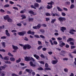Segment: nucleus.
<instances>
[{"mask_svg": "<svg viewBox=\"0 0 76 76\" xmlns=\"http://www.w3.org/2000/svg\"><path fill=\"white\" fill-rule=\"evenodd\" d=\"M64 72H68V69L66 68H64Z\"/></svg>", "mask_w": 76, "mask_h": 76, "instance_id": "obj_37", "label": "nucleus"}, {"mask_svg": "<svg viewBox=\"0 0 76 76\" xmlns=\"http://www.w3.org/2000/svg\"><path fill=\"white\" fill-rule=\"evenodd\" d=\"M57 39L59 41H61V40H62V38L59 37L57 38Z\"/></svg>", "mask_w": 76, "mask_h": 76, "instance_id": "obj_46", "label": "nucleus"}, {"mask_svg": "<svg viewBox=\"0 0 76 76\" xmlns=\"http://www.w3.org/2000/svg\"><path fill=\"white\" fill-rule=\"evenodd\" d=\"M9 6H10V5H9V4H7L4 5V7H8Z\"/></svg>", "mask_w": 76, "mask_h": 76, "instance_id": "obj_28", "label": "nucleus"}, {"mask_svg": "<svg viewBox=\"0 0 76 76\" xmlns=\"http://www.w3.org/2000/svg\"><path fill=\"white\" fill-rule=\"evenodd\" d=\"M29 64L31 66H32V67H35L36 66V65L35 64H34L32 61H30Z\"/></svg>", "mask_w": 76, "mask_h": 76, "instance_id": "obj_5", "label": "nucleus"}, {"mask_svg": "<svg viewBox=\"0 0 76 76\" xmlns=\"http://www.w3.org/2000/svg\"><path fill=\"white\" fill-rule=\"evenodd\" d=\"M37 29H39L41 28V24H38L37 26Z\"/></svg>", "mask_w": 76, "mask_h": 76, "instance_id": "obj_34", "label": "nucleus"}, {"mask_svg": "<svg viewBox=\"0 0 76 76\" xmlns=\"http://www.w3.org/2000/svg\"><path fill=\"white\" fill-rule=\"evenodd\" d=\"M31 34L32 35H35V32L31 31Z\"/></svg>", "mask_w": 76, "mask_h": 76, "instance_id": "obj_59", "label": "nucleus"}, {"mask_svg": "<svg viewBox=\"0 0 76 76\" xmlns=\"http://www.w3.org/2000/svg\"><path fill=\"white\" fill-rule=\"evenodd\" d=\"M71 49H72H72L75 48L76 47V46H71Z\"/></svg>", "mask_w": 76, "mask_h": 76, "instance_id": "obj_45", "label": "nucleus"}, {"mask_svg": "<svg viewBox=\"0 0 76 76\" xmlns=\"http://www.w3.org/2000/svg\"><path fill=\"white\" fill-rule=\"evenodd\" d=\"M31 8H33L34 9H37V8L36 7H34V5H31Z\"/></svg>", "mask_w": 76, "mask_h": 76, "instance_id": "obj_39", "label": "nucleus"}, {"mask_svg": "<svg viewBox=\"0 0 76 76\" xmlns=\"http://www.w3.org/2000/svg\"><path fill=\"white\" fill-rule=\"evenodd\" d=\"M0 51H2L3 52H6V50H4V49H3L2 50L1 49H0Z\"/></svg>", "mask_w": 76, "mask_h": 76, "instance_id": "obj_64", "label": "nucleus"}, {"mask_svg": "<svg viewBox=\"0 0 76 76\" xmlns=\"http://www.w3.org/2000/svg\"><path fill=\"white\" fill-rule=\"evenodd\" d=\"M34 18H28V21L29 22H30V21H32L33 22L34 21Z\"/></svg>", "mask_w": 76, "mask_h": 76, "instance_id": "obj_25", "label": "nucleus"}, {"mask_svg": "<svg viewBox=\"0 0 76 76\" xmlns=\"http://www.w3.org/2000/svg\"><path fill=\"white\" fill-rule=\"evenodd\" d=\"M0 68H1L2 69H3V70H4V69H5V68H6V66H1L0 67Z\"/></svg>", "mask_w": 76, "mask_h": 76, "instance_id": "obj_33", "label": "nucleus"}, {"mask_svg": "<svg viewBox=\"0 0 76 76\" xmlns=\"http://www.w3.org/2000/svg\"><path fill=\"white\" fill-rule=\"evenodd\" d=\"M26 45H27V49H28V50L31 49V45L28 44H27Z\"/></svg>", "mask_w": 76, "mask_h": 76, "instance_id": "obj_17", "label": "nucleus"}, {"mask_svg": "<svg viewBox=\"0 0 76 76\" xmlns=\"http://www.w3.org/2000/svg\"><path fill=\"white\" fill-rule=\"evenodd\" d=\"M0 11L1 13H4L5 12L4 10L2 9H1L0 10Z\"/></svg>", "mask_w": 76, "mask_h": 76, "instance_id": "obj_48", "label": "nucleus"}, {"mask_svg": "<svg viewBox=\"0 0 76 76\" xmlns=\"http://www.w3.org/2000/svg\"><path fill=\"white\" fill-rule=\"evenodd\" d=\"M38 44L39 45H42V43L41 42V41H38Z\"/></svg>", "mask_w": 76, "mask_h": 76, "instance_id": "obj_53", "label": "nucleus"}, {"mask_svg": "<svg viewBox=\"0 0 76 76\" xmlns=\"http://www.w3.org/2000/svg\"><path fill=\"white\" fill-rule=\"evenodd\" d=\"M74 7H75V5L73 4H72L71 5L70 8L71 9H73Z\"/></svg>", "mask_w": 76, "mask_h": 76, "instance_id": "obj_21", "label": "nucleus"}, {"mask_svg": "<svg viewBox=\"0 0 76 76\" xmlns=\"http://www.w3.org/2000/svg\"><path fill=\"white\" fill-rule=\"evenodd\" d=\"M40 37L41 38H43V39H45V37L42 35H40Z\"/></svg>", "mask_w": 76, "mask_h": 76, "instance_id": "obj_41", "label": "nucleus"}, {"mask_svg": "<svg viewBox=\"0 0 76 76\" xmlns=\"http://www.w3.org/2000/svg\"><path fill=\"white\" fill-rule=\"evenodd\" d=\"M7 22H10L12 21V20L11 19H10V18H9L8 20H7Z\"/></svg>", "mask_w": 76, "mask_h": 76, "instance_id": "obj_29", "label": "nucleus"}, {"mask_svg": "<svg viewBox=\"0 0 76 76\" xmlns=\"http://www.w3.org/2000/svg\"><path fill=\"white\" fill-rule=\"evenodd\" d=\"M74 39L73 38H70L67 40V42H70V41H73Z\"/></svg>", "mask_w": 76, "mask_h": 76, "instance_id": "obj_7", "label": "nucleus"}, {"mask_svg": "<svg viewBox=\"0 0 76 76\" xmlns=\"http://www.w3.org/2000/svg\"><path fill=\"white\" fill-rule=\"evenodd\" d=\"M29 13L31 14H32V15H33V14H34V12L32 11H29Z\"/></svg>", "mask_w": 76, "mask_h": 76, "instance_id": "obj_42", "label": "nucleus"}, {"mask_svg": "<svg viewBox=\"0 0 76 76\" xmlns=\"http://www.w3.org/2000/svg\"><path fill=\"white\" fill-rule=\"evenodd\" d=\"M61 30L63 32H64V31H65V30H66V28L64 27H61Z\"/></svg>", "mask_w": 76, "mask_h": 76, "instance_id": "obj_8", "label": "nucleus"}, {"mask_svg": "<svg viewBox=\"0 0 76 76\" xmlns=\"http://www.w3.org/2000/svg\"><path fill=\"white\" fill-rule=\"evenodd\" d=\"M27 48V45H24V46H23V50H26Z\"/></svg>", "mask_w": 76, "mask_h": 76, "instance_id": "obj_22", "label": "nucleus"}, {"mask_svg": "<svg viewBox=\"0 0 76 76\" xmlns=\"http://www.w3.org/2000/svg\"><path fill=\"white\" fill-rule=\"evenodd\" d=\"M26 31H22L20 32H18V34L20 36H23L24 34H26Z\"/></svg>", "mask_w": 76, "mask_h": 76, "instance_id": "obj_3", "label": "nucleus"}, {"mask_svg": "<svg viewBox=\"0 0 76 76\" xmlns=\"http://www.w3.org/2000/svg\"><path fill=\"white\" fill-rule=\"evenodd\" d=\"M8 55L10 57H13V55H12V53H10V52H9L8 53Z\"/></svg>", "mask_w": 76, "mask_h": 76, "instance_id": "obj_31", "label": "nucleus"}, {"mask_svg": "<svg viewBox=\"0 0 76 76\" xmlns=\"http://www.w3.org/2000/svg\"><path fill=\"white\" fill-rule=\"evenodd\" d=\"M20 61H21V59L20 58H19L18 60H16V62L17 63H19Z\"/></svg>", "mask_w": 76, "mask_h": 76, "instance_id": "obj_30", "label": "nucleus"}, {"mask_svg": "<svg viewBox=\"0 0 76 76\" xmlns=\"http://www.w3.org/2000/svg\"><path fill=\"white\" fill-rule=\"evenodd\" d=\"M44 70H50L51 68H45Z\"/></svg>", "mask_w": 76, "mask_h": 76, "instance_id": "obj_27", "label": "nucleus"}, {"mask_svg": "<svg viewBox=\"0 0 76 76\" xmlns=\"http://www.w3.org/2000/svg\"><path fill=\"white\" fill-rule=\"evenodd\" d=\"M34 6L36 7H38L39 6V4L37 3H36L34 4Z\"/></svg>", "mask_w": 76, "mask_h": 76, "instance_id": "obj_23", "label": "nucleus"}, {"mask_svg": "<svg viewBox=\"0 0 76 76\" xmlns=\"http://www.w3.org/2000/svg\"><path fill=\"white\" fill-rule=\"evenodd\" d=\"M4 26H2V27L1 26H0V29H4Z\"/></svg>", "mask_w": 76, "mask_h": 76, "instance_id": "obj_62", "label": "nucleus"}, {"mask_svg": "<svg viewBox=\"0 0 76 76\" xmlns=\"http://www.w3.org/2000/svg\"><path fill=\"white\" fill-rule=\"evenodd\" d=\"M58 62V60H53L52 61V64H56V63H57V62Z\"/></svg>", "mask_w": 76, "mask_h": 76, "instance_id": "obj_13", "label": "nucleus"}, {"mask_svg": "<svg viewBox=\"0 0 76 76\" xmlns=\"http://www.w3.org/2000/svg\"><path fill=\"white\" fill-rule=\"evenodd\" d=\"M2 45L3 48L6 47V42H4L2 43Z\"/></svg>", "mask_w": 76, "mask_h": 76, "instance_id": "obj_19", "label": "nucleus"}, {"mask_svg": "<svg viewBox=\"0 0 76 76\" xmlns=\"http://www.w3.org/2000/svg\"><path fill=\"white\" fill-rule=\"evenodd\" d=\"M17 32V31L15 30H12L11 31V32H13V33H15V32Z\"/></svg>", "mask_w": 76, "mask_h": 76, "instance_id": "obj_55", "label": "nucleus"}, {"mask_svg": "<svg viewBox=\"0 0 76 76\" xmlns=\"http://www.w3.org/2000/svg\"><path fill=\"white\" fill-rule=\"evenodd\" d=\"M57 8L59 12H63V10L61 9L59 7H57Z\"/></svg>", "mask_w": 76, "mask_h": 76, "instance_id": "obj_16", "label": "nucleus"}, {"mask_svg": "<svg viewBox=\"0 0 76 76\" xmlns=\"http://www.w3.org/2000/svg\"><path fill=\"white\" fill-rule=\"evenodd\" d=\"M34 57H35L37 60H39V56L37 55L36 54H34Z\"/></svg>", "mask_w": 76, "mask_h": 76, "instance_id": "obj_11", "label": "nucleus"}, {"mask_svg": "<svg viewBox=\"0 0 76 76\" xmlns=\"http://www.w3.org/2000/svg\"><path fill=\"white\" fill-rule=\"evenodd\" d=\"M9 18V17L8 16H5L4 17V19H5V20H6V19H7V20H8Z\"/></svg>", "mask_w": 76, "mask_h": 76, "instance_id": "obj_35", "label": "nucleus"}, {"mask_svg": "<svg viewBox=\"0 0 76 76\" xmlns=\"http://www.w3.org/2000/svg\"><path fill=\"white\" fill-rule=\"evenodd\" d=\"M45 19L46 21L47 22L48 21V20H50V18H46Z\"/></svg>", "mask_w": 76, "mask_h": 76, "instance_id": "obj_63", "label": "nucleus"}, {"mask_svg": "<svg viewBox=\"0 0 76 76\" xmlns=\"http://www.w3.org/2000/svg\"><path fill=\"white\" fill-rule=\"evenodd\" d=\"M36 1L37 3H41V0H36Z\"/></svg>", "mask_w": 76, "mask_h": 76, "instance_id": "obj_54", "label": "nucleus"}, {"mask_svg": "<svg viewBox=\"0 0 76 76\" xmlns=\"http://www.w3.org/2000/svg\"><path fill=\"white\" fill-rule=\"evenodd\" d=\"M40 31L41 32H42V33H44V32H45V30L43 29H40Z\"/></svg>", "mask_w": 76, "mask_h": 76, "instance_id": "obj_36", "label": "nucleus"}, {"mask_svg": "<svg viewBox=\"0 0 76 76\" xmlns=\"http://www.w3.org/2000/svg\"><path fill=\"white\" fill-rule=\"evenodd\" d=\"M21 18H21V19L22 20H23V19H26V17L25 15H21Z\"/></svg>", "mask_w": 76, "mask_h": 76, "instance_id": "obj_15", "label": "nucleus"}, {"mask_svg": "<svg viewBox=\"0 0 76 76\" xmlns=\"http://www.w3.org/2000/svg\"><path fill=\"white\" fill-rule=\"evenodd\" d=\"M63 10H64L65 11H66V12L68 10V9L65 7H64L63 8Z\"/></svg>", "mask_w": 76, "mask_h": 76, "instance_id": "obj_51", "label": "nucleus"}, {"mask_svg": "<svg viewBox=\"0 0 76 76\" xmlns=\"http://www.w3.org/2000/svg\"><path fill=\"white\" fill-rule=\"evenodd\" d=\"M30 61H32L33 62H34L35 61V59L31 57L30 59Z\"/></svg>", "mask_w": 76, "mask_h": 76, "instance_id": "obj_24", "label": "nucleus"}, {"mask_svg": "<svg viewBox=\"0 0 76 76\" xmlns=\"http://www.w3.org/2000/svg\"><path fill=\"white\" fill-rule=\"evenodd\" d=\"M61 53L62 54H64L66 53V52L64 50H62L61 51Z\"/></svg>", "mask_w": 76, "mask_h": 76, "instance_id": "obj_58", "label": "nucleus"}, {"mask_svg": "<svg viewBox=\"0 0 76 76\" xmlns=\"http://www.w3.org/2000/svg\"><path fill=\"white\" fill-rule=\"evenodd\" d=\"M60 42H61V44L62 45V46H64V45H65V43L63 42L62 41H61Z\"/></svg>", "mask_w": 76, "mask_h": 76, "instance_id": "obj_52", "label": "nucleus"}, {"mask_svg": "<svg viewBox=\"0 0 76 76\" xmlns=\"http://www.w3.org/2000/svg\"><path fill=\"white\" fill-rule=\"evenodd\" d=\"M10 61H12L13 62H14L15 61V58H14L13 57H11L10 58Z\"/></svg>", "mask_w": 76, "mask_h": 76, "instance_id": "obj_14", "label": "nucleus"}, {"mask_svg": "<svg viewBox=\"0 0 76 76\" xmlns=\"http://www.w3.org/2000/svg\"><path fill=\"white\" fill-rule=\"evenodd\" d=\"M30 58H31L29 56H26L24 58L26 61H30Z\"/></svg>", "mask_w": 76, "mask_h": 76, "instance_id": "obj_4", "label": "nucleus"}, {"mask_svg": "<svg viewBox=\"0 0 76 76\" xmlns=\"http://www.w3.org/2000/svg\"><path fill=\"white\" fill-rule=\"evenodd\" d=\"M40 57L42 58H45V56L42 54H41Z\"/></svg>", "mask_w": 76, "mask_h": 76, "instance_id": "obj_40", "label": "nucleus"}, {"mask_svg": "<svg viewBox=\"0 0 76 76\" xmlns=\"http://www.w3.org/2000/svg\"><path fill=\"white\" fill-rule=\"evenodd\" d=\"M53 44H55V45H57V41H55L53 42Z\"/></svg>", "mask_w": 76, "mask_h": 76, "instance_id": "obj_57", "label": "nucleus"}, {"mask_svg": "<svg viewBox=\"0 0 76 76\" xmlns=\"http://www.w3.org/2000/svg\"><path fill=\"white\" fill-rule=\"evenodd\" d=\"M70 44L72 45H74V42H70L69 43Z\"/></svg>", "mask_w": 76, "mask_h": 76, "instance_id": "obj_49", "label": "nucleus"}, {"mask_svg": "<svg viewBox=\"0 0 76 76\" xmlns=\"http://www.w3.org/2000/svg\"><path fill=\"white\" fill-rule=\"evenodd\" d=\"M61 15L63 16H65L66 15V13H64V12H61Z\"/></svg>", "mask_w": 76, "mask_h": 76, "instance_id": "obj_38", "label": "nucleus"}, {"mask_svg": "<svg viewBox=\"0 0 76 76\" xmlns=\"http://www.w3.org/2000/svg\"><path fill=\"white\" fill-rule=\"evenodd\" d=\"M42 50L43 51H46V50H47V48H42Z\"/></svg>", "mask_w": 76, "mask_h": 76, "instance_id": "obj_61", "label": "nucleus"}, {"mask_svg": "<svg viewBox=\"0 0 76 76\" xmlns=\"http://www.w3.org/2000/svg\"><path fill=\"white\" fill-rule=\"evenodd\" d=\"M55 21H56V19H53L52 20V21L51 22V23H54L55 22Z\"/></svg>", "mask_w": 76, "mask_h": 76, "instance_id": "obj_20", "label": "nucleus"}, {"mask_svg": "<svg viewBox=\"0 0 76 76\" xmlns=\"http://www.w3.org/2000/svg\"><path fill=\"white\" fill-rule=\"evenodd\" d=\"M46 15L47 16H51V15H50V14L49 13H46Z\"/></svg>", "mask_w": 76, "mask_h": 76, "instance_id": "obj_50", "label": "nucleus"}, {"mask_svg": "<svg viewBox=\"0 0 76 76\" xmlns=\"http://www.w3.org/2000/svg\"><path fill=\"white\" fill-rule=\"evenodd\" d=\"M1 39H6V37L3 36L1 37Z\"/></svg>", "mask_w": 76, "mask_h": 76, "instance_id": "obj_56", "label": "nucleus"}, {"mask_svg": "<svg viewBox=\"0 0 76 76\" xmlns=\"http://www.w3.org/2000/svg\"><path fill=\"white\" fill-rule=\"evenodd\" d=\"M26 72H27L28 73H31V72H32V69H26Z\"/></svg>", "mask_w": 76, "mask_h": 76, "instance_id": "obj_12", "label": "nucleus"}, {"mask_svg": "<svg viewBox=\"0 0 76 76\" xmlns=\"http://www.w3.org/2000/svg\"><path fill=\"white\" fill-rule=\"evenodd\" d=\"M4 60H9V58L8 56H5L4 58Z\"/></svg>", "mask_w": 76, "mask_h": 76, "instance_id": "obj_18", "label": "nucleus"}, {"mask_svg": "<svg viewBox=\"0 0 76 76\" xmlns=\"http://www.w3.org/2000/svg\"><path fill=\"white\" fill-rule=\"evenodd\" d=\"M69 32H76V31L73 29H72L69 30Z\"/></svg>", "mask_w": 76, "mask_h": 76, "instance_id": "obj_44", "label": "nucleus"}, {"mask_svg": "<svg viewBox=\"0 0 76 76\" xmlns=\"http://www.w3.org/2000/svg\"><path fill=\"white\" fill-rule=\"evenodd\" d=\"M51 15H52L53 16H58V17L59 16V15H58V14L57 13H52L51 14Z\"/></svg>", "mask_w": 76, "mask_h": 76, "instance_id": "obj_10", "label": "nucleus"}, {"mask_svg": "<svg viewBox=\"0 0 76 76\" xmlns=\"http://www.w3.org/2000/svg\"><path fill=\"white\" fill-rule=\"evenodd\" d=\"M31 32L32 31H31L29 30L27 32V33L28 34H31Z\"/></svg>", "mask_w": 76, "mask_h": 76, "instance_id": "obj_47", "label": "nucleus"}, {"mask_svg": "<svg viewBox=\"0 0 76 76\" xmlns=\"http://www.w3.org/2000/svg\"><path fill=\"white\" fill-rule=\"evenodd\" d=\"M58 20L60 21L61 23H62L64 21L66 20V18L64 17H60L58 18Z\"/></svg>", "mask_w": 76, "mask_h": 76, "instance_id": "obj_2", "label": "nucleus"}, {"mask_svg": "<svg viewBox=\"0 0 76 76\" xmlns=\"http://www.w3.org/2000/svg\"><path fill=\"white\" fill-rule=\"evenodd\" d=\"M43 47L42 45H40L39 46L38 48H37V50H39L41 48H42Z\"/></svg>", "mask_w": 76, "mask_h": 76, "instance_id": "obj_26", "label": "nucleus"}, {"mask_svg": "<svg viewBox=\"0 0 76 76\" xmlns=\"http://www.w3.org/2000/svg\"><path fill=\"white\" fill-rule=\"evenodd\" d=\"M34 37H35V38H40L39 36V35L37 34H36L34 35Z\"/></svg>", "mask_w": 76, "mask_h": 76, "instance_id": "obj_32", "label": "nucleus"}, {"mask_svg": "<svg viewBox=\"0 0 76 76\" xmlns=\"http://www.w3.org/2000/svg\"><path fill=\"white\" fill-rule=\"evenodd\" d=\"M13 9H15V10H18V8H17V7H14L12 8Z\"/></svg>", "mask_w": 76, "mask_h": 76, "instance_id": "obj_60", "label": "nucleus"}, {"mask_svg": "<svg viewBox=\"0 0 76 76\" xmlns=\"http://www.w3.org/2000/svg\"><path fill=\"white\" fill-rule=\"evenodd\" d=\"M48 4H50L51 6H50L49 5H48L47 6V8L48 9H51L52 7H53V4H54V3L53 1H51L50 2L48 3Z\"/></svg>", "mask_w": 76, "mask_h": 76, "instance_id": "obj_1", "label": "nucleus"}, {"mask_svg": "<svg viewBox=\"0 0 76 76\" xmlns=\"http://www.w3.org/2000/svg\"><path fill=\"white\" fill-rule=\"evenodd\" d=\"M66 4L67 5H70V3L69 1L66 2Z\"/></svg>", "mask_w": 76, "mask_h": 76, "instance_id": "obj_43", "label": "nucleus"}, {"mask_svg": "<svg viewBox=\"0 0 76 76\" xmlns=\"http://www.w3.org/2000/svg\"><path fill=\"white\" fill-rule=\"evenodd\" d=\"M5 31V34L6 35H7V37H10V34L8 33V30H6Z\"/></svg>", "mask_w": 76, "mask_h": 76, "instance_id": "obj_9", "label": "nucleus"}, {"mask_svg": "<svg viewBox=\"0 0 76 76\" xmlns=\"http://www.w3.org/2000/svg\"><path fill=\"white\" fill-rule=\"evenodd\" d=\"M12 47L13 49H14V50H18L19 49V48H18V47L17 46L12 45Z\"/></svg>", "mask_w": 76, "mask_h": 76, "instance_id": "obj_6", "label": "nucleus"}]
</instances>
